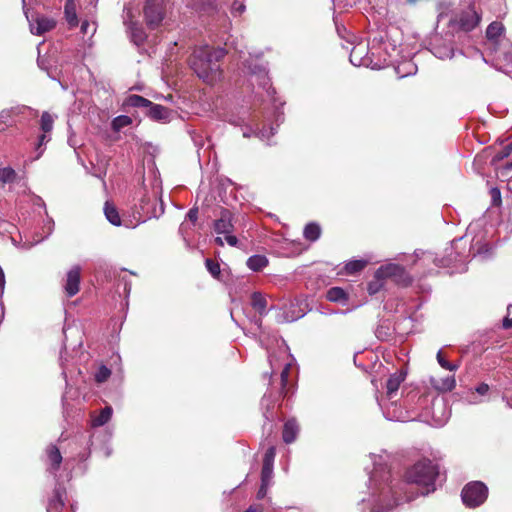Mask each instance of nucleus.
I'll return each mask as SVG.
<instances>
[{"label": "nucleus", "mask_w": 512, "mask_h": 512, "mask_svg": "<svg viewBox=\"0 0 512 512\" xmlns=\"http://www.w3.org/2000/svg\"><path fill=\"white\" fill-rule=\"evenodd\" d=\"M437 361L439 363V365L446 369V370H449V371H455L458 369L459 365L458 364H452L450 362H448L444 356H443V353L442 351H438L437 353Z\"/></svg>", "instance_id": "c9c22d12"}, {"label": "nucleus", "mask_w": 512, "mask_h": 512, "mask_svg": "<svg viewBox=\"0 0 512 512\" xmlns=\"http://www.w3.org/2000/svg\"><path fill=\"white\" fill-rule=\"evenodd\" d=\"M65 490L58 487L55 488L53 496L47 505V512H61L64 507Z\"/></svg>", "instance_id": "4468645a"}, {"label": "nucleus", "mask_w": 512, "mask_h": 512, "mask_svg": "<svg viewBox=\"0 0 512 512\" xmlns=\"http://www.w3.org/2000/svg\"><path fill=\"white\" fill-rule=\"evenodd\" d=\"M104 214L106 219L114 226H120L121 225V217L119 215V212L116 208V206L106 201L104 205Z\"/></svg>", "instance_id": "aec40b11"}, {"label": "nucleus", "mask_w": 512, "mask_h": 512, "mask_svg": "<svg viewBox=\"0 0 512 512\" xmlns=\"http://www.w3.org/2000/svg\"><path fill=\"white\" fill-rule=\"evenodd\" d=\"M361 47H354L350 53V62L355 66H360L363 64L361 54Z\"/></svg>", "instance_id": "4c0bfd02"}, {"label": "nucleus", "mask_w": 512, "mask_h": 512, "mask_svg": "<svg viewBox=\"0 0 512 512\" xmlns=\"http://www.w3.org/2000/svg\"><path fill=\"white\" fill-rule=\"evenodd\" d=\"M503 400H506L507 406H509L510 408H512V400L507 399L505 396L503 397Z\"/></svg>", "instance_id": "4d7b16f0"}, {"label": "nucleus", "mask_w": 512, "mask_h": 512, "mask_svg": "<svg viewBox=\"0 0 512 512\" xmlns=\"http://www.w3.org/2000/svg\"><path fill=\"white\" fill-rule=\"evenodd\" d=\"M321 234V228L316 223H309L304 228V237L309 241H316Z\"/></svg>", "instance_id": "a878e982"}, {"label": "nucleus", "mask_w": 512, "mask_h": 512, "mask_svg": "<svg viewBox=\"0 0 512 512\" xmlns=\"http://www.w3.org/2000/svg\"><path fill=\"white\" fill-rule=\"evenodd\" d=\"M489 390V386L485 383H481L477 388L476 392L480 395H485Z\"/></svg>", "instance_id": "de8ad7c7"}, {"label": "nucleus", "mask_w": 512, "mask_h": 512, "mask_svg": "<svg viewBox=\"0 0 512 512\" xmlns=\"http://www.w3.org/2000/svg\"><path fill=\"white\" fill-rule=\"evenodd\" d=\"M244 512H262V507L260 506H254L251 505L246 511Z\"/></svg>", "instance_id": "3c124183"}, {"label": "nucleus", "mask_w": 512, "mask_h": 512, "mask_svg": "<svg viewBox=\"0 0 512 512\" xmlns=\"http://www.w3.org/2000/svg\"><path fill=\"white\" fill-rule=\"evenodd\" d=\"M267 487H268V484H263L261 483V486L257 492V498L258 499H262L266 496L267 494Z\"/></svg>", "instance_id": "49530a36"}, {"label": "nucleus", "mask_w": 512, "mask_h": 512, "mask_svg": "<svg viewBox=\"0 0 512 512\" xmlns=\"http://www.w3.org/2000/svg\"><path fill=\"white\" fill-rule=\"evenodd\" d=\"M112 407L106 406L103 408L98 415L92 416L91 424L93 427H100L105 425L112 416Z\"/></svg>", "instance_id": "4be33fe9"}, {"label": "nucleus", "mask_w": 512, "mask_h": 512, "mask_svg": "<svg viewBox=\"0 0 512 512\" xmlns=\"http://www.w3.org/2000/svg\"><path fill=\"white\" fill-rule=\"evenodd\" d=\"M367 263L368 262L366 260H352V261H349L345 265V271H346L347 274H355L357 272L362 271L366 267Z\"/></svg>", "instance_id": "c85d7f7f"}, {"label": "nucleus", "mask_w": 512, "mask_h": 512, "mask_svg": "<svg viewBox=\"0 0 512 512\" xmlns=\"http://www.w3.org/2000/svg\"><path fill=\"white\" fill-rule=\"evenodd\" d=\"M231 10L233 14L241 15L245 11V5L242 2L234 1Z\"/></svg>", "instance_id": "79ce46f5"}, {"label": "nucleus", "mask_w": 512, "mask_h": 512, "mask_svg": "<svg viewBox=\"0 0 512 512\" xmlns=\"http://www.w3.org/2000/svg\"><path fill=\"white\" fill-rule=\"evenodd\" d=\"M88 26H89V23L87 21L82 22V24H81V31L83 33H87Z\"/></svg>", "instance_id": "864d4df0"}, {"label": "nucleus", "mask_w": 512, "mask_h": 512, "mask_svg": "<svg viewBox=\"0 0 512 512\" xmlns=\"http://www.w3.org/2000/svg\"><path fill=\"white\" fill-rule=\"evenodd\" d=\"M226 237H225V241L230 245V246H236L238 244V239L236 236L234 235H231L230 234H225Z\"/></svg>", "instance_id": "a18cd8bd"}, {"label": "nucleus", "mask_w": 512, "mask_h": 512, "mask_svg": "<svg viewBox=\"0 0 512 512\" xmlns=\"http://www.w3.org/2000/svg\"><path fill=\"white\" fill-rule=\"evenodd\" d=\"M215 243H216L218 246H221V247H223V246H224V240H223L221 237H216V238H215Z\"/></svg>", "instance_id": "5fc2aeb1"}, {"label": "nucleus", "mask_w": 512, "mask_h": 512, "mask_svg": "<svg viewBox=\"0 0 512 512\" xmlns=\"http://www.w3.org/2000/svg\"><path fill=\"white\" fill-rule=\"evenodd\" d=\"M125 104L130 107L143 108L145 112L149 109L152 102L140 95H130L126 98Z\"/></svg>", "instance_id": "412c9836"}, {"label": "nucleus", "mask_w": 512, "mask_h": 512, "mask_svg": "<svg viewBox=\"0 0 512 512\" xmlns=\"http://www.w3.org/2000/svg\"><path fill=\"white\" fill-rule=\"evenodd\" d=\"M80 274L81 268L76 265L73 266L68 272L66 276V281L64 284V290L68 297H73L79 292L80 289Z\"/></svg>", "instance_id": "1a4fd4ad"}, {"label": "nucleus", "mask_w": 512, "mask_h": 512, "mask_svg": "<svg viewBox=\"0 0 512 512\" xmlns=\"http://www.w3.org/2000/svg\"><path fill=\"white\" fill-rule=\"evenodd\" d=\"M233 215L228 209H222L220 216L214 222V230L217 234H230L233 232Z\"/></svg>", "instance_id": "9b49d317"}, {"label": "nucleus", "mask_w": 512, "mask_h": 512, "mask_svg": "<svg viewBox=\"0 0 512 512\" xmlns=\"http://www.w3.org/2000/svg\"><path fill=\"white\" fill-rule=\"evenodd\" d=\"M503 327L505 329L512 328V305L507 308V316L503 320Z\"/></svg>", "instance_id": "37998d69"}, {"label": "nucleus", "mask_w": 512, "mask_h": 512, "mask_svg": "<svg viewBox=\"0 0 512 512\" xmlns=\"http://www.w3.org/2000/svg\"><path fill=\"white\" fill-rule=\"evenodd\" d=\"M299 433V426L295 419H289L285 422L283 427V441L287 444L294 442Z\"/></svg>", "instance_id": "2eb2a0df"}, {"label": "nucleus", "mask_w": 512, "mask_h": 512, "mask_svg": "<svg viewBox=\"0 0 512 512\" xmlns=\"http://www.w3.org/2000/svg\"><path fill=\"white\" fill-rule=\"evenodd\" d=\"M504 27L500 22H492L486 29V37L489 40H496L503 32Z\"/></svg>", "instance_id": "cd10ccee"}, {"label": "nucleus", "mask_w": 512, "mask_h": 512, "mask_svg": "<svg viewBox=\"0 0 512 512\" xmlns=\"http://www.w3.org/2000/svg\"><path fill=\"white\" fill-rule=\"evenodd\" d=\"M268 265V259L263 255H253L248 258L247 266L252 271H261Z\"/></svg>", "instance_id": "b1692460"}, {"label": "nucleus", "mask_w": 512, "mask_h": 512, "mask_svg": "<svg viewBox=\"0 0 512 512\" xmlns=\"http://www.w3.org/2000/svg\"><path fill=\"white\" fill-rule=\"evenodd\" d=\"M49 141H50V137L47 136V133L43 132V134H41L38 138V148Z\"/></svg>", "instance_id": "09e8293b"}, {"label": "nucleus", "mask_w": 512, "mask_h": 512, "mask_svg": "<svg viewBox=\"0 0 512 512\" xmlns=\"http://www.w3.org/2000/svg\"><path fill=\"white\" fill-rule=\"evenodd\" d=\"M243 136H244V137H249V132H245V133L243 134Z\"/></svg>", "instance_id": "052dcab7"}, {"label": "nucleus", "mask_w": 512, "mask_h": 512, "mask_svg": "<svg viewBox=\"0 0 512 512\" xmlns=\"http://www.w3.org/2000/svg\"><path fill=\"white\" fill-rule=\"evenodd\" d=\"M430 383L435 390L442 393L452 391L456 385L454 376H447L441 379L431 378Z\"/></svg>", "instance_id": "dca6fc26"}, {"label": "nucleus", "mask_w": 512, "mask_h": 512, "mask_svg": "<svg viewBox=\"0 0 512 512\" xmlns=\"http://www.w3.org/2000/svg\"><path fill=\"white\" fill-rule=\"evenodd\" d=\"M145 114L153 120L166 122L170 120L172 111L163 105L152 102Z\"/></svg>", "instance_id": "ddd939ff"}, {"label": "nucleus", "mask_w": 512, "mask_h": 512, "mask_svg": "<svg viewBox=\"0 0 512 512\" xmlns=\"http://www.w3.org/2000/svg\"><path fill=\"white\" fill-rule=\"evenodd\" d=\"M226 52L222 48L198 47L193 51L189 64L197 76L207 83H213L221 76L219 62Z\"/></svg>", "instance_id": "f03ea898"}, {"label": "nucleus", "mask_w": 512, "mask_h": 512, "mask_svg": "<svg viewBox=\"0 0 512 512\" xmlns=\"http://www.w3.org/2000/svg\"><path fill=\"white\" fill-rule=\"evenodd\" d=\"M372 485V512H388L400 503L398 496L399 490L396 484L391 480V473L387 465L382 462L374 461V470L370 476Z\"/></svg>", "instance_id": "f257e3e1"}, {"label": "nucleus", "mask_w": 512, "mask_h": 512, "mask_svg": "<svg viewBox=\"0 0 512 512\" xmlns=\"http://www.w3.org/2000/svg\"><path fill=\"white\" fill-rule=\"evenodd\" d=\"M503 171L507 172V174H509L510 172H512V162H511V163H507V164L503 167Z\"/></svg>", "instance_id": "603ef678"}, {"label": "nucleus", "mask_w": 512, "mask_h": 512, "mask_svg": "<svg viewBox=\"0 0 512 512\" xmlns=\"http://www.w3.org/2000/svg\"><path fill=\"white\" fill-rule=\"evenodd\" d=\"M272 474H273V466H268V464H263L262 470H261V483L269 485V483L272 479Z\"/></svg>", "instance_id": "e433bc0d"}, {"label": "nucleus", "mask_w": 512, "mask_h": 512, "mask_svg": "<svg viewBox=\"0 0 512 512\" xmlns=\"http://www.w3.org/2000/svg\"><path fill=\"white\" fill-rule=\"evenodd\" d=\"M289 370H290L289 365H285V367L283 368V370L281 371V374H280V380H281L280 394L283 397H286L288 394L287 384H288Z\"/></svg>", "instance_id": "473e14b6"}, {"label": "nucleus", "mask_w": 512, "mask_h": 512, "mask_svg": "<svg viewBox=\"0 0 512 512\" xmlns=\"http://www.w3.org/2000/svg\"><path fill=\"white\" fill-rule=\"evenodd\" d=\"M326 297L331 302H344L348 299L347 293L340 287L330 288Z\"/></svg>", "instance_id": "393cba45"}, {"label": "nucleus", "mask_w": 512, "mask_h": 512, "mask_svg": "<svg viewBox=\"0 0 512 512\" xmlns=\"http://www.w3.org/2000/svg\"><path fill=\"white\" fill-rule=\"evenodd\" d=\"M124 10L127 13V17L124 19V24L127 26L131 40L137 46H140L145 42L147 35L143 28L138 25V23L132 21L131 10L127 7H125Z\"/></svg>", "instance_id": "6e6552de"}, {"label": "nucleus", "mask_w": 512, "mask_h": 512, "mask_svg": "<svg viewBox=\"0 0 512 512\" xmlns=\"http://www.w3.org/2000/svg\"><path fill=\"white\" fill-rule=\"evenodd\" d=\"M385 278L378 277L377 270L374 273V278L368 283L367 291L370 295L378 293L384 286Z\"/></svg>", "instance_id": "bb28decb"}, {"label": "nucleus", "mask_w": 512, "mask_h": 512, "mask_svg": "<svg viewBox=\"0 0 512 512\" xmlns=\"http://www.w3.org/2000/svg\"><path fill=\"white\" fill-rule=\"evenodd\" d=\"M124 289H125V292L129 293V291H130V286H128V284H127V283H125Z\"/></svg>", "instance_id": "13d9d810"}, {"label": "nucleus", "mask_w": 512, "mask_h": 512, "mask_svg": "<svg viewBox=\"0 0 512 512\" xmlns=\"http://www.w3.org/2000/svg\"><path fill=\"white\" fill-rule=\"evenodd\" d=\"M46 456L48 463L47 470L52 474H56V472L60 469V465L63 460L59 448L54 444L48 445L46 448Z\"/></svg>", "instance_id": "f8f14e48"}, {"label": "nucleus", "mask_w": 512, "mask_h": 512, "mask_svg": "<svg viewBox=\"0 0 512 512\" xmlns=\"http://www.w3.org/2000/svg\"><path fill=\"white\" fill-rule=\"evenodd\" d=\"M26 17L30 24L31 33L35 35H42L48 31H51L56 26V21L54 19L43 15L32 14L30 17L26 15Z\"/></svg>", "instance_id": "0eeeda50"}, {"label": "nucleus", "mask_w": 512, "mask_h": 512, "mask_svg": "<svg viewBox=\"0 0 512 512\" xmlns=\"http://www.w3.org/2000/svg\"><path fill=\"white\" fill-rule=\"evenodd\" d=\"M490 195L492 199V204L494 206H499L501 204V192L498 188L494 187L490 190Z\"/></svg>", "instance_id": "a19ab883"}, {"label": "nucleus", "mask_w": 512, "mask_h": 512, "mask_svg": "<svg viewBox=\"0 0 512 512\" xmlns=\"http://www.w3.org/2000/svg\"><path fill=\"white\" fill-rule=\"evenodd\" d=\"M251 306L259 315L264 316L268 313L267 300L261 292H253L251 295Z\"/></svg>", "instance_id": "a211bd4d"}, {"label": "nucleus", "mask_w": 512, "mask_h": 512, "mask_svg": "<svg viewBox=\"0 0 512 512\" xmlns=\"http://www.w3.org/2000/svg\"><path fill=\"white\" fill-rule=\"evenodd\" d=\"M511 153H512V142L507 144L506 146H504L500 151H498L494 155L492 162L497 163V162L507 158L508 156H510Z\"/></svg>", "instance_id": "72a5a7b5"}, {"label": "nucleus", "mask_w": 512, "mask_h": 512, "mask_svg": "<svg viewBox=\"0 0 512 512\" xmlns=\"http://www.w3.org/2000/svg\"><path fill=\"white\" fill-rule=\"evenodd\" d=\"M187 219H189L192 223H195L198 219V208L196 207H193L191 208L187 215H186Z\"/></svg>", "instance_id": "c03bdc74"}, {"label": "nucleus", "mask_w": 512, "mask_h": 512, "mask_svg": "<svg viewBox=\"0 0 512 512\" xmlns=\"http://www.w3.org/2000/svg\"><path fill=\"white\" fill-rule=\"evenodd\" d=\"M54 119L48 112H43L40 120V128L44 133H49L53 129Z\"/></svg>", "instance_id": "7c9ffc66"}, {"label": "nucleus", "mask_w": 512, "mask_h": 512, "mask_svg": "<svg viewBox=\"0 0 512 512\" xmlns=\"http://www.w3.org/2000/svg\"><path fill=\"white\" fill-rule=\"evenodd\" d=\"M404 493H405V500L406 501H411L414 498V495H412V494L410 495L406 491Z\"/></svg>", "instance_id": "6e6d98bb"}, {"label": "nucleus", "mask_w": 512, "mask_h": 512, "mask_svg": "<svg viewBox=\"0 0 512 512\" xmlns=\"http://www.w3.org/2000/svg\"><path fill=\"white\" fill-rule=\"evenodd\" d=\"M26 109L25 106L22 107H13L10 109H4L0 112V130H5L7 126L12 125L11 118L19 113L22 110Z\"/></svg>", "instance_id": "6ab92c4d"}, {"label": "nucleus", "mask_w": 512, "mask_h": 512, "mask_svg": "<svg viewBox=\"0 0 512 512\" xmlns=\"http://www.w3.org/2000/svg\"><path fill=\"white\" fill-rule=\"evenodd\" d=\"M131 123V117L127 115H120L113 119L111 126L115 132H119L122 128L129 126Z\"/></svg>", "instance_id": "c756f323"}, {"label": "nucleus", "mask_w": 512, "mask_h": 512, "mask_svg": "<svg viewBox=\"0 0 512 512\" xmlns=\"http://www.w3.org/2000/svg\"><path fill=\"white\" fill-rule=\"evenodd\" d=\"M463 503L470 508L482 505L488 497V488L481 481H472L466 484L461 492Z\"/></svg>", "instance_id": "20e7f679"}, {"label": "nucleus", "mask_w": 512, "mask_h": 512, "mask_svg": "<svg viewBox=\"0 0 512 512\" xmlns=\"http://www.w3.org/2000/svg\"><path fill=\"white\" fill-rule=\"evenodd\" d=\"M143 13L147 26L150 29L157 28L165 17L164 0H146Z\"/></svg>", "instance_id": "423d86ee"}, {"label": "nucleus", "mask_w": 512, "mask_h": 512, "mask_svg": "<svg viewBox=\"0 0 512 512\" xmlns=\"http://www.w3.org/2000/svg\"><path fill=\"white\" fill-rule=\"evenodd\" d=\"M65 19L71 28L78 26L79 21L76 12V4L74 0H66L64 6Z\"/></svg>", "instance_id": "f3484780"}, {"label": "nucleus", "mask_w": 512, "mask_h": 512, "mask_svg": "<svg viewBox=\"0 0 512 512\" xmlns=\"http://www.w3.org/2000/svg\"><path fill=\"white\" fill-rule=\"evenodd\" d=\"M275 454H276L275 447H273V446L269 447L267 449V451L265 452L263 464H268V466H273Z\"/></svg>", "instance_id": "ea45409f"}, {"label": "nucleus", "mask_w": 512, "mask_h": 512, "mask_svg": "<svg viewBox=\"0 0 512 512\" xmlns=\"http://www.w3.org/2000/svg\"><path fill=\"white\" fill-rule=\"evenodd\" d=\"M438 468L428 459L421 460L409 468L405 474L406 484L424 486L422 495H427L435 490V479L438 476Z\"/></svg>", "instance_id": "7ed1b4c3"}, {"label": "nucleus", "mask_w": 512, "mask_h": 512, "mask_svg": "<svg viewBox=\"0 0 512 512\" xmlns=\"http://www.w3.org/2000/svg\"><path fill=\"white\" fill-rule=\"evenodd\" d=\"M378 277H384L385 280L390 279L395 284L408 287L412 284V276L405 270V268L399 264L388 263L382 265L377 269Z\"/></svg>", "instance_id": "39448f33"}, {"label": "nucleus", "mask_w": 512, "mask_h": 512, "mask_svg": "<svg viewBox=\"0 0 512 512\" xmlns=\"http://www.w3.org/2000/svg\"><path fill=\"white\" fill-rule=\"evenodd\" d=\"M111 371L106 366L102 365L98 368L97 372L95 373V381L97 383H103L107 381V379L110 377Z\"/></svg>", "instance_id": "f704fd0d"}, {"label": "nucleus", "mask_w": 512, "mask_h": 512, "mask_svg": "<svg viewBox=\"0 0 512 512\" xmlns=\"http://www.w3.org/2000/svg\"><path fill=\"white\" fill-rule=\"evenodd\" d=\"M479 22L480 16L473 8L463 11L458 19L459 28L465 32L473 30Z\"/></svg>", "instance_id": "9d476101"}, {"label": "nucleus", "mask_w": 512, "mask_h": 512, "mask_svg": "<svg viewBox=\"0 0 512 512\" xmlns=\"http://www.w3.org/2000/svg\"><path fill=\"white\" fill-rule=\"evenodd\" d=\"M404 379L405 376L402 373H394L388 378L386 388L389 397L399 389V386Z\"/></svg>", "instance_id": "5701e85b"}, {"label": "nucleus", "mask_w": 512, "mask_h": 512, "mask_svg": "<svg viewBox=\"0 0 512 512\" xmlns=\"http://www.w3.org/2000/svg\"><path fill=\"white\" fill-rule=\"evenodd\" d=\"M435 55L438 56L439 58H444V57H450L451 58L453 56V52H452V50H449L448 52H445V53H442L440 51H436Z\"/></svg>", "instance_id": "8fccbe9b"}, {"label": "nucleus", "mask_w": 512, "mask_h": 512, "mask_svg": "<svg viewBox=\"0 0 512 512\" xmlns=\"http://www.w3.org/2000/svg\"><path fill=\"white\" fill-rule=\"evenodd\" d=\"M205 266L213 277L220 275V265L212 259H206Z\"/></svg>", "instance_id": "58836bf2"}, {"label": "nucleus", "mask_w": 512, "mask_h": 512, "mask_svg": "<svg viewBox=\"0 0 512 512\" xmlns=\"http://www.w3.org/2000/svg\"><path fill=\"white\" fill-rule=\"evenodd\" d=\"M16 179V172L11 167L0 169V181L3 183H12Z\"/></svg>", "instance_id": "2f4dec72"}, {"label": "nucleus", "mask_w": 512, "mask_h": 512, "mask_svg": "<svg viewBox=\"0 0 512 512\" xmlns=\"http://www.w3.org/2000/svg\"><path fill=\"white\" fill-rule=\"evenodd\" d=\"M262 78H263V80H264V84H266V83L268 82V79H267V77H266V74H263V75H262Z\"/></svg>", "instance_id": "bf43d9fd"}]
</instances>
